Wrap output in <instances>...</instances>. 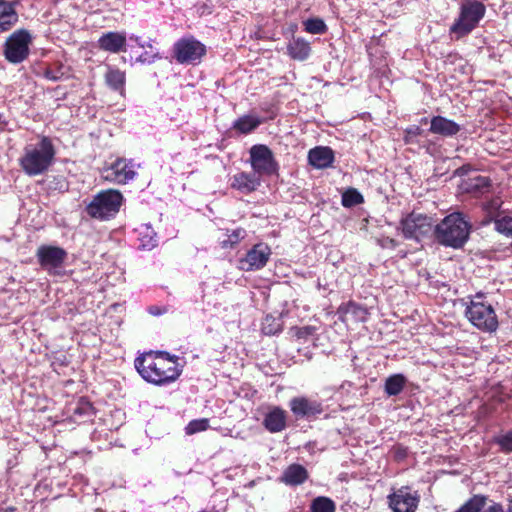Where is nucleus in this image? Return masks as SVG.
I'll return each instance as SVG.
<instances>
[{
  "instance_id": "28",
  "label": "nucleus",
  "mask_w": 512,
  "mask_h": 512,
  "mask_svg": "<svg viewBox=\"0 0 512 512\" xmlns=\"http://www.w3.org/2000/svg\"><path fill=\"white\" fill-rule=\"evenodd\" d=\"M139 235L141 247L143 249L151 250L157 246V234L149 224H144L141 226Z\"/></svg>"
},
{
  "instance_id": "12",
  "label": "nucleus",
  "mask_w": 512,
  "mask_h": 512,
  "mask_svg": "<svg viewBox=\"0 0 512 512\" xmlns=\"http://www.w3.org/2000/svg\"><path fill=\"white\" fill-rule=\"evenodd\" d=\"M136 176V171L132 160L118 158L109 166L104 167L102 177L110 182L117 184H126L128 181L133 180Z\"/></svg>"
},
{
  "instance_id": "41",
  "label": "nucleus",
  "mask_w": 512,
  "mask_h": 512,
  "mask_svg": "<svg viewBox=\"0 0 512 512\" xmlns=\"http://www.w3.org/2000/svg\"><path fill=\"white\" fill-rule=\"evenodd\" d=\"M501 204L502 202L498 198H495L484 203L483 209L489 214H494L500 209Z\"/></svg>"
},
{
  "instance_id": "36",
  "label": "nucleus",
  "mask_w": 512,
  "mask_h": 512,
  "mask_svg": "<svg viewBox=\"0 0 512 512\" xmlns=\"http://www.w3.org/2000/svg\"><path fill=\"white\" fill-rule=\"evenodd\" d=\"M495 229L506 236H512V216H503L494 220Z\"/></svg>"
},
{
  "instance_id": "4",
  "label": "nucleus",
  "mask_w": 512,
  "mask_h": 512,
  "mask_svg": "<svg viewBox=\"0 0 512 512\" xmlns=\"http://www.w3.org/2000/svg\"><path fill=\"white\" fill-rule=\"evenodd\" d=\"M123 200V195L118 190H102L86 205L85 211L93 219L109 221L118 214Z\"/></svg>"
},
{
  "instance_id": "9",
  "label": "nucleus",
  "mask_w": 512,
  "mask_h": 512,
  "mask_svg": "<svg viewBox=\"0 0 512 512\" xmlns=\"http://www.w3.org/2000/svg\"><path fill=\"white\" fill-rule=\"evenodd\" d=\"M401 227L405 238L420 242L423 238L434 234L435 226L431 217L413 212L401 221Z\"/></svg>"
},
{
  "instance_id": "30",
  "label": "nucleus",
  "mask_w": 512,
  "mask_h": 512,
  "mask_svg": "<svg viewBox=\"0 0 512 512\" xmlns=\"http://www.w3.org/2000/svg\"><path fill=\"white\" fill-rule=\"evenodd\" d=\"M336 506L333 500L325 496H319L312 500L311 512H335Z\"/></svg>"
},
{
  "instance_id": "8",
  "label": "nucleus",
  "mask_w": 512,
  "mask_h": 512,
  "mask_svg": "<svg viewBox=\"0 0 512 512\" xmlns=\"http://www.w3.org/2000/svg\"><path fill=\"white\" fill-rule=\"evenodd\" d=\"M36 257L41 268L49 275L62 276L63 264L67 258V252L58 246L42 245L37 249Z\"/></svg>"
},
{
  "instance_id": "49",
  "label": "nucleus",
  "mask_w": 512,
  "mask_h": 512,
  "mask_svg": "<svg viewBox=\"0 0 512 512\" xmlns=\"http://www.w3.org/2000/svg\"><path fill=\"white\" fill-rule=\"evenodd\" d=\"M288 484H292V485H296V484H301L302 482H296V481H293V482H287Z\"/></svg>"
},
{
  "instance_id": "1",
  "label": "nucleus",
  "mask_w": 512,
  "mask_h": 512,
  "mask_svg": "<svg viewBox=\"0 0 512 512\" xmlns=\"http://www.w3.org/2000/svg\"><path fill=\"white\" fill-rule=\"evenodd\" d=\"M135 368L148 383L165 385L175 381L181 374L177 357L166 352H148L135 359Z\"/></svg>"
},
{
  "instance_id": "24",
  "label": "nucleus",
  "mask_w": 512,
  "mask_h": 512,
  "mask_svg": "<svg viewBox=\"0 0 512 512\" xmlns=\"http://www.w3.org/2000/svg\"><path fill=\"white\" fill-rule=\"evenodd\" d=\"M289 56L298 61H304L309 57L311 48L309 42L302 38H294L287 46Z\"/></svg>"
},
{
  "instance_id": "50",
  "label": "nucleus",
  "mask_w": 512,
  "mask_h": 512,
  "mask_svg": "<svg viewBox=\"0 0 512 512\" xmlns=\"http://www.w3.org/2000/svg\"><path fill=\"white\" fill-rule=\"evenodd\" d=\"M254 483H255L254 481H251L248 486L252 487L254 485Z\"/></svg>"
},
{
  "instance_id": "19",
  "label": "nucleus",
  "mask_w": 512,
  "mask_h": 512,
  "mask_svg": "<svg viewBox=\"0 0 512 512\" xmlns=\"http://www.w3.org/2000/svg\"><path fill=\"white\" fill-rule=\"evenodd\" d=\"M260 176L256 173L240 172L232 177L231 187L244 193H251L260 186Z\"/></svg>"
},
{
  "instance_id": "13",
  "label": "nucleus",
  "mask_w": 512,
  "mask_h": 512,
  "mask_svg": "<svg viewBox=\"0 0 512 512\" xmlns=\"http://www.w3.org/2000/svg\"><path fill=\"white\" fill-rule=\"evenodd\" d=\"M271 253V249L267 244L257 243L239 260V268L243 271L259 270L267 264Z\"/></svg>"
},
{
  "instance_id": "6",
  "label": "nucleus",
  "mask_w": 512,
  "mask_h": 512,
  "mask_svg": "<svg viewBox=\"0 0 512 512\" xmlns=\"http://www.w3.org/2000/svg\"><path fill=\"white\" fill-rule=\"evenodd\" d=\"M483 297L481 292L471 297L465 315L478 329L493 332L498 327L497 316L492 305L483 302Z\"/></svg>"
},
{
  "instance_id": "17",
  "label": "nucleus",
  "mask_w": 512,
  "mask_h": 512,
  "mask_svg": "<svg viewBox=\"0 0 512 512\" xmlns=\"http://www.w3.org/2000/svg\"><path fill=\"white\" fill-rule=\"evenodd\" d=\"M97 44L99 49L110 53L126 51V34L124 32L114 31L104 33L98 39Z\"/></svg>"
},
{
  "instance_id": "39",
  "label": "nucleus",
  "mask_w": 512,
  "mask_h": 512,
  "mask_svg": "<svg viewBox=\"0 0 512 512\" xmlns=\"http://www.w3.org/2000/svg\"><path fill=\"white\" fill-rule=\"evenodd\" d=\"M495 443L499 445L501 451L505 453L512 452V429L502 435L495 437Z\"/></svg>"
},
{
  "instance_id": "32",
  "label": "nucleus",
  "mask_w": 512,
  "mask_h": 512,
  "mask_svg": "<svg viewBox=\"0 0 512 512\" xmlns=\"http://www.w3.org/2000/svg\"><path fill=\"white\" fill-rule=\"evenodd\" d=\"M308 478V472L300 464L290 465L284 472L281 480H306Z\"/></svg>"
},
{
  "instance_id": "42",
  "label": "nucleus",
  "mask_w": 512,
  "mask_h": 512,
  "mask_svg": "<svg viewBox=\"0 0 512 512\" xmlns=\"http://www.w3.org/2000/svg\"><path fill=\"white\" fill-rule=\"evenodd\" d=\"M393 456L396 460L401 461L407 457L408 450L404 446H395L392 449Z\"/></svg>"
},
{
  "instance_id": "20",
  "label": "nucleus",
  "mask_w": 512,
  "mask_h": 512,
  "mask_svg": "<svg viewBox=\"0 0 512 512\" xmlns=\"http://www.w3.org/2000/svg\"><path fill=\"white\" fill-rule=\"evenodd\" d=\"M460 129L459 124L443 116H434L430 121V132L443 137H452L456 135Z\"/></svg>"
},
{
  "instance_id": "51",
  "label": "nucleus",
  "mask_w": 512,
  "mask_h": 512,
  "mask_svg": "<svg viewBox=\"0 0 512 512\" xmlns=\"http://www.w3.org/2000/svg\"><path fill=\"white\" fill-rule=\"evenodd\" d=\"M199 512H207V511H205V510H202V511H199Z\"/></svg>"
},
{
  "instance_id": "25",
  "label": "nucleus",
  "mask_w": 512,
  "mask_h": 512,
  "mask_svg": "<svg viewBox=\"0 0 512 512\" xmlns=\"http://www.w3.org/2000/svg\"><path fill=\"white\" fill-rule=\"evenodd\" d=\"M125 73L118 68L109 67L105 74V82L114 91L123 94L125 85Z\"/></svg>"
},
{
  "instance_id": "48",
  "label": "nucleus",
  "mask_w": 512,
  "mask_h": 512,
  "mask_svg": "<svg viewBox=\"0 0 512 512\" xmlns=\"http://www.w3.org/2000/svg\"><path fill=\"white\" fill-rule=\"evenodd\" d=\"M146 47H147V48H150V49H152V48H153V46H152V44H151L150 42H146Z\"/></svg>"
},
{
  "instance_id": "22",
  "label": "nucleus",
  "mask_w": 512,
  "mask_h": 512,
  "mask_svg": "<svg viewBox=\"0 0 512 512\" xmlns=\"http://www.w3.org/2000/svg\"><path fill=\"white\" fill-rule=\"evenodd\" d=\"M263 425L271 433L281 432L286 428V412L279 407H273L265 415Z\"/></svg>"
},
{
  "instance_id": "38",
  "label": "nucleus",
  "mask_w": 512,
  "mask_h": 512,
  "mask_svg": "<svg viewBox=\"0 0 512 512\" xmlns=\"http://www.w3.org/2000/svg\"><path fill=\"white\" fill-rule=\"evenodd\" d=\"M304 25L305 30L311 34H321L326 30L324 21L318 18L308 19Z\"/></svg>"
},
{
  "instance_id": "44",
  "label": "nucleus",
  "mask_w": 512,
  "mask_h": 512,
  "mask_svg": "<svg viewBox=\"0 0 512 512\" xmlns=\"http://www.w3.org/2000/svg\"><path fill=\"white\" fill-rule=\"evenodd\" d=\"M406 132L410 135L418 136L422 133V129L419 126L412 125L406 130Z\"/></svg>"
},
{
  "instance_id": "16",
  "label": "nucleus",
  "mask_w": 512,
  "mask_h": 512,
  "mask_svg": "<svg viewBox=\"0 0 512 512\" xmlns=\"http://www.w3.org/2000/svg\"><path fill=\"white\" fill-rule=\"evenodd\" d=\"M339 320L344 323H358L367 320L368 312L365 307L353 301L339 306L337 310Z\"/></svg>"
},
{
  "instance_id": "46",
  "label": "nucleus",
  "mask_w": 512,
  "mask_h": 512,
  "mask_svg": "<svg viewBox=\"0 0 512 512\" xmlns=\"http://www.w3.org/2000/svg\"><path fill=\"white\" fill-rule=\"evenodd\" d=\"M385 242H386V243L384 244L385 246H388V245H389V246H391V247H396V245H397L396 241H395L394 239H391V238H386V239H385Z\"/></svg>"
},
{
  "instance_id": "27",
  "label": "nucleus",
  "mask_w": 512,
  "mask_h": 512,
  "mask_svg": "<svg viewBox=\"0 0 512 512\" xmlns=\"http://www.w3.org/2000/svg\"><path fill=\"white\" fill-rule=\"evenodd\" d=\"M406 378L402 374H394L385 381V392L389 396L400 394L405 386Z\"/></svg>"
},
{
  "instance_id": "43",
  "label": "nucleus",
  "mask_w": 512,
  "mask_h": 512,
  "mask_svg": "<svg viewBox=\"0 0 512 512\" xmlns=\"http://www.w3.org/2000/svg\"><path fill=\"white\" fill-rule=\"evenodd\" d=\"M314 331H315V329L313 327H310V326L302 327V328L298 329L297 337L298 338H306L307 336L313 334Z\"/></svg>"
},
{
  "instance_id": "18",
  "label": "nucleus",
  "mask_w": 512,
  "mask_h": 512,
  "mask_svg": "<svg viewBox=\"0 0 512 512\" xmlns=\"http://www.w3.org/2000/svg\"><path fill=\"white\" fill-rule=\"evenodd\" d=\"M334 152L330 147L317 146L308 152V162L317 169H325L332 165Z\"/></svg>"
},
{
  "instance_id": "33",
  "label": "nucleus",
  "mask_w": 512,
  "mask_h": 512,
  "mask_svg": "<svg viewBox=\"0 0 512 512\" xmlns=\"http://www.w3.org/2000/svg\"><path fill=\"white\" fill-rule=\"evenodd\" d=\"M282 330V322L280 319L273 316H266L262 323V332L265 335H275Z\"/></svg>"
},
{
  "instance_id": "5",
  "label": "nucleus",
  "mask_w": 512,
  "mask_h": 512,
  "mask_svg": "<svg viewBox=\"0 0 512 512\" xmlns=\"http://www.w3.org/2000/svg\"><path fill=\"white\" fill-rule=\"evenodd\" d=\"M486 13L485 5L479 0H465L459 11V16L451 25L450 34H454L456 39H460L470 34L484 18Z\"/></svg>"
},
{
  "instance_id": "3",
  "label": "nucleus",
  "mask_w": 512,
  "mask_h": 512,
  "mask_svg": "<svg viewBox=\"0 0 512 512\" xmlns=\"http://www.w3.org/2000/svg\"><path fill=\"white\" fill-rule=\"evenodd\" d=\"M470 223L460 212L447 215L434 227L435 240L445 246L458 249L464 246L469 239Z\"/></svg>"
},
{
  "instance_id": "21",
  "label": "nucleus",
  "mask_w": 512,
  "mask_h": 512,
  "mask_svg": "<svg viewBox=\"0 0 512 512\" xmlns=\"http://www.w3.org/2000/svg\"><path fill=\"white\" fill-rule=\"evenodd\" d=\"M18 13L15 3L7 0H0V33L9 31L18 22Z\"/></svg>"
},
{
  "instance_id": "40",
  "label": "nucleus",
  "mask_w": 512,
  "mask_h": 512,
  "mask_svg": "<svg viewBox=\"0 0 512 512\" xmlns=\"http://www.w3.org/2000/svg\"><path fill=\"white\" fill-rule=\"evenodd\" d=\"M159 58V52H144L136 59V61L142 64H152L155 62L156 59Z\"/></svg>"
},
{
  "instance_id": "34",
  "label": "nucleus",
  "mask_w": 512,
  "mask_h": 512,
  "mask_svg": "<svg viewBox=\"0 0 512 512\" xmlns=\"http://www.w3.org/2000/svg\"><path fill=\"white\" fill-rule=\"evenodd\" d=\"M363 201V196L355 188H349L342 194V205L344 207H353L363 203Z\"/></svg>"
},
{
  "instance_id": "47",
  "label": "nucleus",
  "mask_w": 512,
  "mask_h": 512,
  "mask_svg": "<svg viewBox=\"0 0 512 512\" xmlns=\"http://www.w3.org/2000/svg\"><path fill=\"white\" fill-rule=\"evenodd\" d=\"M507 512H512V500L510 501V503L508 505Z\"/></svg>"
},
{
  "instance_id": "10",
  "label": "nucleus",
  "mask_w": 512,
  "mask_h": 512,
  "mask_svg": "<svg viewBox=\"0 0 512 512\" xmlns=\"http://www.w3.org/2000/svg\"><path fill=\"white\" fill-rule=\"evenodd\" d=\"M174 57L178 63L191 64L199 61L206 53V47L194 37L179 39L174 44Z\"/></svg>"
},
{
  "instance_id": "31",
  "label": "nucleus",
  "mask_w": 512,
  "mask_h": 512,
  "mask_svg": "<svg viewBox=\"0 0 512 512\" xmlns=\"http://www.w3.org/2000/svg\"><path fill=\"white\" fill-rule=\"evenodd\" d=\"M486 500L487 498L484 496L475 495L455 512H481L485 507Z\"/></svg>"
},
{
  "instance_id": "14",
  "label": "nucleus",
  "mask_w": 512,
  "mask_h": 512,
  "mask_svg": "<svg viewBox=\"0 0 512 512\" xmlns=\"http://www.w3.org/2000/svg\"><path fill=\"white\" fill-rule=\"evenodd\" d=\"M389 506L393 512H415L419 496L409 487H402L389 495Z\"/></svg>"
},
{
  "instance_id": "23",
  "label": "nucleus",
  "mask_w": 512,
  "mask_h": 512,
  "mask_svg": "<svg viewBox=\"0 0 512 512\" xmlns=\"http://www.w3.org/2000/svg\"><path fill=\"white\" fill-rule=\"evenodd\" d=\"M463 188L467 193L480 196L490 191L491 180L481 175L469 177L464 181Z\"/></svg>"
},
{
  "instance_id": "45",
  "label": "nucleus",
  "mask_w": 512,
  "mask_h": 512,
  "mask_svg": "<svg viewBox=\"0 0 512 512\" xmlns=\"http://www.w3.org/2000/svg\"><path fill=\"white\" fill-rule=\"evenodd\" d=\"M130 40H134L139 47L146 48V42L142 41L139 36L131 35Z\"/></svg>"
},
{
  "instance_id": "37",
  "label": "nucleus",
  "mask_w": 512,
  "mask_h": 512,
  "mask_svg": "<svg viewBox=\"0 0 512 512\" xmlns=\"http://www.w3.org/2000/svg\"><path fill=\"white\" fill-rule=\"evenodd\" d=\"M209 427V420L206 418L195 419L188 423L185 428L186 434L192 435L198 432L205 431Z\"/></svg>"
},
{
  "instance_id": "35",
  "label": "nucleus",
  "mask_w": 512,
  "mask_h": 512,
  "mask_svg": "<svg viewBox=\"0 0 512 512\" xmlns=\"http://www.w3.org/2000/svg\"><path fill=\"white\" fill-rule=\"evenodd\" d=\"M246 236V231L243 228H237L230 234H227V239L221 241L222 248H232L238 244Z\"/></svg>"
},
{
  "instance_id": "15",
  "label": "nucleus",
  "mask_w": 512,
  "mask_h": 512,
  "mask_svg": "<svg viewBox=\"0 0 512 512\" xmlns=\"http://www.w3.org/2000/svg\"><path fill=\"white\" fill-rule=\"evenodd\" d=\"M289 407L296 418H310L321 414L322 404L307 397H294L289 402Z\"/></svg>"
},
{
  "instance_id": "29",
  "label": "nucleus",
  "mask_w": 512,
  "mask_h": 512,
  "mask_svg": "<svg viewBox=\"0 0 512 512\" xmlns=\"http://www.w3.org/2000/svg\"><path fill=\"white\" fill-rule=\"evenodd\" d=\"M68 72V68L65 65L57 62L52 66L45 68L43 76L50 81L57 82L68 77Z\"/></svg>"
},
{
  "instance_id": "26",
  "label": "nucleus",
  "mask_w": 512,
  "mask_h": 512,
  "mask_svg": "<svg viewBox=\"0 0 512 512\" xmlns=\"http://www.w3.org/2000/svg\"><path fill=\"white\" fill-rule=\"evenodd\" d=\"M262 123V119L256 115H244L233 123V128L242 134H248Z\"/></svg>"
},
{
  "instance_id": "11",
  "label": "nucleus",
  "mask_w": 512,
  "mask_h": 512,
  "mask_svg": "<svg viewBox=\"0 0 512 512\" xmlns=\"http://www.w3.org/2000/svg\"><path fill=\"white\" fill-rule=\"evenodd\" d=\"M250 164L253 172L258 176L271 175L276 172L277 164L274 160L272 151L263 144L253 145L249 151Z\"/></svg>"
},
{
  "instance_id": "2",
  "label": "nucleus",
  "mask_w": 512,
  "mask_h": 512,
  "mask_svg": "<svg viewBox=\"0 0 512 512\" xmlns=\"http://www.w3.org/2000/svg\"><path fill=\"white\" fill-rule=\"evenodd\" d=\"M55 147L50 138L43 136L37 143L27 144L19 158L23 172L35 177L45 174L54 163Z\"/></svg>"
},
{
  "instance_id": "7",
  "label": "nucleus",
  "mask_w": 512,
  "mask_h": 512,
  "mask_svg": "<svg viewBox=\"0 0 512 512\" xmlns=\"http://www.w3.org/2000/svg\"><path fill=\"white\" fill-rule=\"evenodd\" d=\"M32 35L26 29H18L11 33L3 46L5 59L12 64L22 63L29 55Z\"/></svg>"
}]
</instances>
